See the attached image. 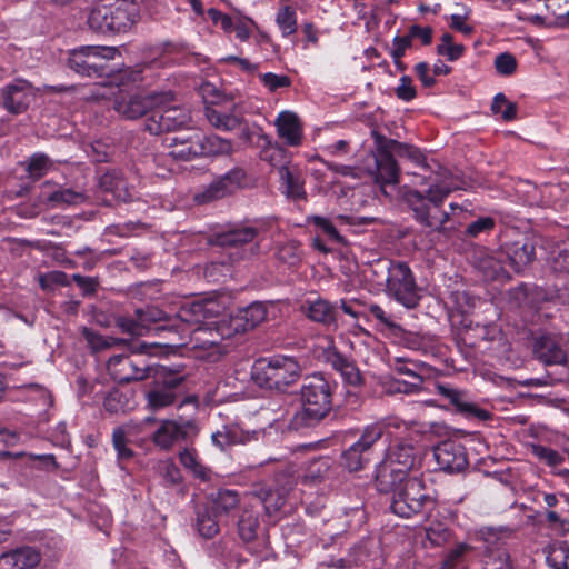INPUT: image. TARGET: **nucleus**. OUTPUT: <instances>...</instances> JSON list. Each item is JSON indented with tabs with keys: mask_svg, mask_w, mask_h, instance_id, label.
<instances>
[{
	"mask_svg": "<svg viewBox=\"0 0 569 569\" xmlns=\"http://www.w3.org/2000/svg\"><path fill=\"white\" fill-rule=\"evenodd\" d=\"M387 293L408 309L418 306L419 289L410 268L403 262H391L388 268Z\"/></svg>",
	"mask_w": 569,
	"mask_h": 569,
	"instance_id": "9",
	"label": "nucleus"
},
{
	"mask_svg": "<svg viewBox=\"0 0 569 569\" xmlns=\"http://www.w3.org/2000/svg\"><path fill=\"white\" fill-rule=\"evenodd\" d=\"M426 537L433 546H440L448 541L450 531L442 522H432L426 527Z\"/></svg>",
	"mask_w": 569,
	"mask_h": 569,
	"instance_id": "47",
	"label": "nucleus"
},
{
	"mask_svg": "<svg viewBox=\"0 0 569 569\" xmlns=\"http://www.w3.org/2000/svg\"><path fill=\"white\" fill-rule=\"evenodd\" d=\"M309 222H312L316 227L320 228L330 239L341 242L342 238L337 231L336 227L332 224V222L323 217L313 216L308 218Z\"/></svg>",
	"mask_w": 569,
	"mask_h": 569,
	"instance_id": "57",
	"label": "nucleus"
},
{
	"mask_svg": "<svg viewBox=\"0 0 569 569\" xmlns=\"http://www.w3.org/2000/svg\"><path fill=\"white\" fill-rule=\"evenodd\" d=\"M211 441L220 450H224L226 448L232 446L229 426H224L222 429L213 432L211 435Z\"/></svg>",
	"mask_w": 569,
	"mask_h": 569,
	"instance_id": "64",
	"label": "nucleus"
},
{
	"mask_svg": "<svg viewBox=\"0 0 569 569\" xmlns=\"http://www.w3.org/2000/svg\"><path fill=\"white\" fill-rule=\"evenodd\" d=\"M86 51L90 59L92 76H101L104 73L107 63L110 60H113L118 54V49L116 47L86 46Z\"/></svg>",
	"mask_w": 569,
	"mask_h": 569,
	"instance_id": "29",
	"label": "nucleus"
},
{
	"mask_svg": "<svg viewBox=\"0 0 569 569\" xmlns=\"http://www.w3.org/2000/svg\"><path fill=\"white\" fill-rule=\"evenodd\" d=\"M259 529L258 513L243 509L238 521V533L243 541H252Z\"/></svg>",
	"mask_w": 569,
	"mask_h": 569,
	"instance_id": "36",
	"label": "nucleus"
},
{
	"mask_svg": "<svg viewBox=\"0 0 569 569\" xmlns=\"http://www.w3.org/2000/svg\"><path fill=\"white\" fill-rule=\"evenodd\" d=\"M546 562L551 569H568L569 547L565 541L550 543L546 549Z\"/></svg>",
	"mask_w": 569,
	"mask_h": 569,
	"instance_id": "34",
	"label": "nucleus"
},
{
	"mask_svg": "<svg viewBox=\"0 0 569 569\" xmlns=\"http://www.w3.org/2000/svg\"><path fill=\"white\" fill-rule=\"evenodd\" d=\"M278 136L291 147L301 144L302 141V126L298 116L289 110L281 111L276 120Z\"/></svg>",
	"mask_w": 569,
	"mask_h": 569,
	"instance_id": "19",
	"label": "nucleus"
},
{
	"mask_svg": "<svg viewBox=\"0 0 569 569\" xmlns=\"http://www.w3.org/2000/svg\"><path fill=\"white\" fill-rule=\"evenodd\" d=\"M532 453L548 466L556 467L562 463V457L553 449L545 446H532Z\"/></svg>",
	"mask_w": 569,
	"mask_h": 569,
	"instance_id": "53",
	"label": "nucleus"
},
{
	"mask_svg": "<svg viewBox=\"0 0 569 569\" xmlns=\"http://www.w3.org/2000/svg\"><path fill=\"white\" fill-rule=\"evenodd\" d=\"M388 492L392 493V512L402 518H411L433 505L429 490L417 477H406L405 480L395 483Z\"/></svg>",
	"mask_w": 569,
	"mask_h": 569,
	"instance_id": "8",
	"label": "nucleus"
},
{
	"mask_svg": "<svg viewBox=\"0 0 569 569\" xmlns=\"http://www.w3.org/2000/svg\"><path fill=\"white\" fill-rule=\"evenodd\" d=\"M419 435L409 433L408 438L397 439L391 445L386 459L378 466L376 486L379 491H389L419 462L420 450L416 448Z\"/></svg>",
	"mask_w": 569,
	"mask_h": 569,
	"instance_id": "3",
	"label": "nucleus"
},
{
	"mask_svg": "<svg viewBox=\"0 0 569 569\" xmlns=\"http://www.w3.org/2000/svg\"><path fill=\"white\" fill-rule=\"evenodd\" d=\"M68 64L74 72L81 76H92L86 46L77 48L69 53Z\"/></svg>",
	"mask_w": 569,
	"mask_h": 569,
	"instance_id": "38",
	"label": "nucleus"
},
{
	"mask_svg": "<svg viewBox=\"0 0 569 569\" xmlns=\"http://www.w3.org/2000/svg\"><path fill=\"white\" fill-rule=\"evenodd\" d=\"M242 107L234 104L230 110H221L217 108H207L206 117L211 126L218 130L232 131L242 123Z\"/></svg>",
	"mask_w": 569,
	"mask_h": 569,
	"instance_id": "21",
	"label": "nucleus"
},
{
	"mask_svg": "<svg viewBox=\"0 0 569 569\" xmlns=\"http://www.w3.org/2000/svg\"><path fill=\"white\" fill-rule=\"evenodd\" d=\"M335 366L341 372L342 377L348 383L357 386L361 382L360 372L355 367V365L348 362L345 359H338L335 362Z\"/></svg>",
	"mask_w": 569,
	"mask_h": 569,
	"instance_id": "54",
	"label": "nucleus"
},
{
	"mask_svg": "<svg viewBox=\"0 0 569 569\" xmlns=\"http://www.w3.org/2000/svg\"><path fill=\"white\" fill-rule=\"evenodd\" d=\"M244 171L241 169H233L214 180L206 190L194 196L198 203H206L217 199H221L240 188L244 180Z\"/></svg>",
	"mask_w": 569,
	"mask_h": 569,
	"instance_id": "15",
	"label": "nucleus"
},
{
	"mask_svg": "<svg viewBox=\"0 0 569 569\" xmlns=\"http://www.w3.org/2000/svg\"><path fill=\"white\" fill-rule=\"evenodd\" d=\"M276 22L283 37L293 34L297 31V13L291 7L281 8L276 17Z\"/></svg>",
	"mask_w": 569,
	"mask_h": 569,
	"instance_id": "40",
	"label": "nucleus"
},
{
	"mask_svg": "<svg viewBox=\"0 0 569 569\" xmlns=\"http://www.w3.org/2000/svg\"><path fill=\"white\" fill-rule=\"evenodd\" d=\"M84 337H86L87 342L93 350L109 348L116 341L111 338L102 337L99 333H97L94 331L87 330V329L84 330Z\"/></svg>",
	"mask_w": 569,
	"mask_h": 569,
	"instance_id": "59",
	"label": "nucleus"
},
{
	"mask_svg": "<svg viewBox=\"0 0 569 569\" xmlns=\"http://www.w3.org/2000/svg\"><path fill=\"white\" fill-rule=\"evenodd\" d=\"M370 315L377 319L382 326L388 329L395 330L398 328L397 323L388 316L385 310L378 305H371L369 308Z\"/></svg>",
	"mask_w": 569,
	"mask_h": 569,
	"instance_id": "62",
	"label": "nucleus"
},
{
	"mask_svg": "<svg viewBox=\"0 0 569 569\" xmlns=\"http://www.w3.org/2000/svg\"><path fill=\"white\" fill-rule=\"evenodd\" d=\"M395 92L397 98L407 102L413 100L417 96L412 79L409 76H402L400 78L399 84L395 89Z\"/></svg>",
	"mask_w": 569,
	"mask_h": 569,
	"instance_id": "56",
	"label": "nucleus"
},
{
	"mask_svg": "<svg viewBox=\"0 0 569 569\" xmlns=\"http://www.w3.org/2000/svg\"><path fill=\"white\" fill-rule=\"evenodd\" d=\"M433 457L439 469L448 473L460 472L468 465L465 447L453 440L442 441L436 446Z\"/></svg>",
	"mask_w": 569,
	"mask_h": 569,
	"instance_id": "14",
	"label": "nucleus"
},
{
	"mask_svg": "<svg viewBox=\"0 0 569 569\" xmlns=\"http://www.w3.org/2000/svg\"><path fill=\"white\" fill-rule=\"evenodd\" d=\"M412 37L410 32L403 37H395L392 41V48L390 54L392 59L402 58L406 50L411 46Z\"/></svg>",
	"mask_w": 569,
	"mask_h": 569,
	"instance_id": "60",
	"label": "nucleus"
},
{
	"mask_svg": "<svg viewBox=\"0 0 569 569\" xmlns=\"http://www.w3.org/2000/svg\"><path fill=\"white\" fill-rule=\"evenodd\" d=\"M495 227V220L490 217H482L470 223L467 228V233L477 237L482 232H488Z\"/></svg>",
	"mask_w": 569,
	"mask_h": 569,
	"instance_id": "58",
	"label": "nucleus"
},
{
	"mask_svg": "<svg viewBox=\"0 0 569 569\" xmlns=\"http://www.w3.org/2000/svg\"><path fill=\"white\" fill-rule=\"evenodd\" d=\"M198 433V427L193 420H163L153 433L154 443L162 449H170L174 443Z\"/></svg>",
	"mask_w": 569,
	"mask_h": 569,
	"instance_id": "12",
	"label": "nucleus"
},
{
	"mask_svg": "<svg viewBox=\"0 0 569 569\" xmlns=\"http://www.w3.org/2000/svg\"><path fill=\"white\" fill-rule=\"evenodd\" d=\"M47 199L56 207L63 204L71 206L84 202L86 196L71 189H61L49 194Z\"/></svg>",
	"mask_w": 569,
	"mask_h": 569,
	"instance_id": "41",
	"label": "nucleus"
},
{
	"mask_svg": "<svg viewBox=\"0 0 569 569\" xmlns=\"http://www.w3.org/2000/svg\"><path fill=\"white\" fill-rule=\"evenodd\" d=\"M483 547L482 569H512L508 552L502 547L501 539L493 529L481 532Z\"/></svg>",
	"mask_w": 569,
	"mask_h": 569,
	"instance_id": "13",
	"label": "nucleus"
},
{
	"mask_svg": "<svg viewBox=\"0 0 569 569\" xmlns=\"http://www.w3.org/2000/svg\"><path fill=\"white\" fill-rule=\"evenodd\" d=\"M179 321L176 316L171 317L166 311L158 307L150 306L144 309H137L134 317H119L117 319V326L122 332L131 336H144L152 325L158 322Z\"/></svg>",
	"mask_w": 569,
	"mask_h": 569,
	"instance_id": "11",
	"label": "nucleus"
},
{
	"mask_svg": "<svg viewBox=\"0 0 569 569\" xmlns=\"http://www.w3.org/2000/svg\"><path fill=\"white\" fill-rule=\"evenodd\" d=\"M382 435L383 427L381 426V423H372L365 428L360 439L355 443L362 450L369 452L373 443H376L381 438Z\"/></svg>",
	"mask_w": 569,
	"mask_h": 569,
	"instance_id": "44",
	"label": "nucleus"
},
{
	"mask_svg": "<svg viewBox=\"0 0 569 569\" xmlns=\"http://www.w3.org/2000/svg\"><path fill=\"white\" fill-rule=\"evenodd\" d=\"M139 10L133 1L101 0L90 11L89 27L101 33L126 32L138 20Z\"/></svg>",
	"mask_w": 569,
	"mask_h": 569,
	"instance_id": "5",
	"label": "nucleus"
},
{
	"mask_svg": "<svg viewBox=\"0 0 569 569\" xmlns=\"http://www.w3.org/2000/svg\"><path fill=\"white\" fill-rule=\"evenodd\" d=\"M176 400L174 391L159 387L148 393L149 406L153 409H161L172 405Z\"/></svg>",
	"mask_w": 569,
	"mask_h": 569,
	"instance_id": "43",
	"label": "nucleus"
},
{
	"mask_svg": "<svg viewBox=\"0 0 569 569\" xmlns=\"http://www.w3.org/2000/svg\"><path fill=\"white\" fill-rule=\"evenodd\" d=\"M305 315L312 321L320 322L326 326L336 323V308L327 300L315 299L307 300L302 305Z\"/></svg>",
	"mask_w": 569,
	"mask_h": 569,
	"instance_id": "26",
	"label": "nucleus"
},
{
	"mask_svg": "<svg viewBox=\"0 0 569 569\" xmlns=\"http://www.w3.org/2000/svg\"><path fill=\"white\" fill-rule=\"evenodd\" d=\"M369 461V452L356 443L350 446L342 455V463L349 471H359Z\"/></svg>",
	"mask_w": 569,
	"mask_h": 569,
	"instance_id": "37",
	"label": "nucleus"
},
{
	"mask_svg": "<svg viewBox=\"0 0 569 569\" xmlns=\"http://www.w3.org/2000/svg\"><path fill=\"white\" fill-rule=\"evenodd\" d=\"M380 423L383 427V432L389 437L395 438V441L402 438L400 435L403 431L409 430V425L398 417H388Z\"/></svg>",
	"mask_w": 569,
	"mask_h": 569,
	"instance_id": "51",
	"label": "nucleus"
},
{
	"mask_svg": "<svg viewBox=\"0 0 569 569\" xmlns=\"http://www.w3.org/2000/svg\"><path fill=\"white\" fill-rule=\"evenodd\" d=\"M238 319V313H230L220 317L217 321H213V327L216 328V336H219L220 339L231 338L234 335L244 332L243 329L236 327V320Z\"/></svg>",
	"mask_w": 569,
	"mask_h": 569,
	"instance_id": "39",
	"label": "nucleus"
},
{
	"mask_svg": "<svg viewBox=\"0 0 569 569\" xmlns=\"http://www.w3.org/2000/svg\"><path fill=\"white\" fill-rule=\"evenodd\" d=\"M452 188L446 184H432L427 196L416 190L406 193L405 199L415 212L416 219L431 230L440 231L449 219V214L440 210V206Z\"/></svg>",
	"mask_w": 569,
	"mask_h": 569,
	"instance_id": "7",
	"label": "nucleus"
},
{
	"mask_svg": "<svg viewBox=\"0 0 569 569\" xmlns=\"http://www.w3.org/2000/svg\"><path fill=\"white\" fill-rule=\"evenodd\" d=\"M198 139L202 149L201 156L230 154L233 151L231 141L219 136H206L198 131Z\"/></svg>",
	"mask_w": 569,
	"mask_h": 569,
	"instance_id": "32",
	"label": "nucleus"
},
{
	"mask_svg": "<svg viewBox=\"0 0 569 569\" xmlns=\"http://www.w3.org/2000/svg\"><path fill=\"white\" fill-rule=\"evenodd\" d=\"M260 81L270 92H276L278 89L288 88L291 86V80L288 76L277 74L272 72L259 74Z\"/></svg>",
	"mask_w": 569,
	"mask_h": 569,
	"instance_id": "48",
	"label": "nucleus"
},
{
	"mask_svg": "<svg viewBox=\"0 0 569 569\" xmlns=\"http://www.w3.org/2000/svg\"><path fill=\"white\" fill-rule=\"evenodd\" d=\"M231 443L233 445H246L251 441H257L260 437L258 430H246L239 425L229 426Z\"/></svg>",
	"mask_w": 569,
	"mask_h": 569,
	"instance_id": "49",
	"label": "nucleus"
},
{
	"mask_svg": "<svg viewBox=\"0 0 569 569\" xmlns=\"http://www.w3.org/2000/svg\"><path fill=\"white\" fill-rule=\"evenodd\" d=\"M170 101L153 106L151 114L146 121V130L152 134H160L164 131H174L187 128L191 123L190 112L180 106H170Z\"/></svg>",
	"mask_w": 569,
	"mask_h": 569,
	"instance_id": "10",
	"label": "nucleus"
},
{
	"mask_svg": "<svg viewBox=\"0 0 569 569\" xmlns=\"http://www.w3.org/2000/svg\"><path fill=\"white\" fill-rule=\"evenodd\" d=\"M112 443L120 459L127 460L132 457L133 452L130 448L127 447L128 440L126 430L123 428H117L113 431Z\"/></svg>",
	"mask_w": 569,
	"mask_h": 569,
	"instance_id": "52",
	"label": "nucleus"
},
{
	"mask_svg": "<svg viewBox=\"0 0 569 569\" xmlns=\"http://www.w3.org/2000/svg\"><path fill=\"white\" fill-rule=\"evenodd\" d=\"M375 181L382 188L387 184H397L399 169L391 154L382 153L376 159Z\"/></svg>",
	"mask_w": 569,
	"mask_h": 569,
	"instance_id": "28",
	"label": "nucleus"
},
{
	"mask_svg": "<svg viewBox=\"0 0 569 569\" xmlns=\"http://www.w3.org/2000/svg\"><path fill=\"white\" fill-rule=\"evenodd\" d=\"M281 192L291 200L305 199V181L297 167L282 166L278 169Z\"/></svg>",
	"mask_w": 569,
	"mask_h": 569,
	"instance_id": "20",
	"label": "nucleus"
},
{
	"mask_svg": "<svg viewBox=\"0 0 569 569\" xmlns=\"http://www.w3.org/2000/svg\"><path fill=\"white\" fill-rule=\"evenodd\" d=\"M462 44H456L452 42V36L443 33L441 42L437 47V52L441 56H446L449 60H457L463 52Z\"/></svg>",
	"mask_w": 569,
	"mask_h": 569,
	"instance_id": "45",
	"label": "nucleus"
},
{
	"mask_svg": "<svg viewBox=\"0 0 569 569\" xmlns=\"http://www.w3.org/2000/svg\"><path fill=\"white\" fill-rule=\"evenodd\" d=\"M476 548L467 542H457L452 546L445 556L443 569H456L462 566L475 557Z\"/></svg>",
	"mask_w": 569,
	"mask_h": 569,
	"instance_id": "31",
	"label": "nucleus"
},
{
	"mask_svg": "<svg viewBox=\"0 0 569 569\" xmlns=\"http://www.w3.org/2000/svg\"><path fill=\"white\" fill-rule=\"evenodd\" d=\"M263 222H256L253 226H242L221 234L216 238L219 246H239L252 241L262 230Z\"/></svg>",
	"mask_w": 569,
	"mask_h": 569,
	"instance_id": "24",
	"label": "nucleus"
},
{
	"mask_svg": "<svg viewBox=\"0 0 569 569\" xmlns=\"http://www.w3.org/2000/svg\"><path fill=\"white\" fill-rule=\"evenodd\" d=\"M506 256L509 263L519 272L527 267L535 258V246L530 241H516L505 246Z\"/></svg>",
	"mask_w": 569,
	"mask_h": 569,
	"instance_id": "25",
	"label": "nucleus"
},
{
	"mask_svg": "<svg viewBox=\"0 0 569 569\" xmlns=\"http://www.w3.org/2000/svg\"><path fill=\"white\" fill-rule=\"evenodd\" d=\"M220 312V306L213 300H201L183 303L176 312L179 323H172L180 332L181 345L190 348L207 349L217 346L221 340L216 336L213 317Z\"/></svg>",
	"mask_w": 569,
	"mask_h": 569,
	"instance_id": "1",
	"label": "nucleus"
},
{
	"mask_svg": "<svg viewBox=\"0 0 569 569\" xmlns=\"http://www.w3.org/2000/svg\"><path fill=\"white\" fill-rule=\"evenodd\" d=\"M33 97L32 87L24 80H17L7 86L2 96V104L9 112L17 114L27 110Z\"/></svg>",
	"mask_w": 569,
	"mask_h": 569,
	"instance_id": "18",
	"label": "nucleus"
},
{
	"mask_svg": "<svg viewBox=\"0 0 569 569\" xmlns=\"http://www.w3.org/2000/svg\"><path fill=\"white\" fill-rule=\"evenodd\" d=\"M172 98L171 92H157L151 94H142L137 91H127L121 89L118 84H98L90 99L104 100L113 99V109L116 112L129 120L138 119L144 116L148 111L151 112L153 106H160L170 101Z\"/></svg>",
	"mask_w": 569,
	"mask_h": 569,
	"instance_id": "4",
	"label": "nucleus"
},
{
	"mask_svg": "<svg viewBox=\"0 0 569 569\" xmlns=\"http://www.w3.org/2000/svg\"><path fill=\"white\" fill-rule=\"evenodd\" d=\"M236 327L246 331L253 329L267 318V310L262 303L254 302L237 311Z\"/></svg>",
	"mask_w": 569,
	"mask_h": 569,
	"instance_id": "30",
	"label": "nucleus"
},
{
	"mask_svg": "<svg viewBox=\"0 0 569 569\" xmlns=\"http://www.w3.org/2000/svg\"><path fill=\"white\" fill-rule=\"evenodd\" d=\"M552 259L555 270L569 272V242L559 248Z\"/></svg>",
	"mask_w": 569,
	"mask_h": 569,
	"instance_id": "61",
	"label": "nucleus"
},
{
	"mask_svg": "<svg viewBox=\"0 0 569 569\" xmlns=\"http://www.w3.org/2000/svg\"><path fill=\"white\" fill-rule=\"evenodd\" d=\"M302 368L290 356L274 355L257 360L252 369L254 381L267 389L284 391L301 376Z\"/></svg>",
	"mask_w": 569,
	"mask_h": 569,
	"instance_id": "6",
	"label": "nucleus"
},
{
	"mask_svg": "<svg viewBox=\"0 0 569 569\" xmlns=\"http://www.w3.org/2000/svg\"><path fill=\"white\" fill-rule=\"evenodd\" d=\"M169 156L176 160L189 161L201 156L198 131H187L166 139Z\"/></svg>",
	"mask_w": 569,
	"mask_h": 569,
	"instance_id": "17",
	"label": "nucleus"
},
{
	"mask_svg": "<svg viewBox=\"0 0 569 569\" xmlns=\"http://www.w3.org/2000/svg\"><path fill=\"white\" fill-rule=\"evenodd\" d=\"M41 560L40 553L30 547L2 553V569H32Z\"/></svg>",
	"mask_w": 569,
	"mask_h": 569,
	"instance_id": "23",
	"label": "nucleus"
},
{
	"mask_svg": "<svg viewBox=\"0 0 569 569\" xmlns=\"http://www.w3.org/2000/svg\"><path fill=\"white\" fill-rule=\"evenodd\" d=\"M180 463L188 470H190L194 477L209 481L211 479V471L206 466H203L197 452L193 449L184 448L179 453Z\"/></svg>",
	"mask_w": 569,
	"mask_h": 569,
	"instance_id": "33",
	"label": "nucleus"
},
{
	"mask_svg": "<svg viewBox=\"0 0 569 569\" xmlns=\"http://www.w3.org/2000/svg\"><path fill=\"white\" fill-rule=\"evenodd\" d=\"M51 166L52 163L46 154L36 153L30 158L28 172L31 178L39 179L48 172Z\"/></svg>",
	"mask_w": 569,
	"mask_h": 569,
	"instance_id": "46",
	"label": "nucleus"
},
{
	"mask_svg": "<svg viewBox=\"0 0 569 569\" xmlns=\"http://www.w3.org/2000/svg\"><path fill=\"white\" fill-rule=\"evenodd\" d=\"M538 358L547 365H561L566 362V353L550 337H540L535 347Z\"/></svg>",
	"mask_w": 569,
	"mask_h": 569,
	"instance_id": "27",
	"label": "nucleus"
},
{
	"mask_svg": "<svg viewBox=\"0 0 569 569\" xmlns=\"http://www.w3.org/2000/svg\"><path fill=\"white\" fill-rule=\"evenodd\" d=\"M148 370L147 366H141L128 356H113L108 361V371L119 383L142 380L148 377Z\"/></svg>",
	"mask_w": 569,
	"mask_h": 569,
	"instance_id": "16",
	"label": "nucleus"
},
{
	"mask_svg": "<svg viewBox=\"0 0 569 569\" xmlns=\"http://www.w3.org/2000/svg\"><path fill=\"white\" fill-rule=\"evenodd\" d=\"M437 389L443 398L456 407L457 411L469 417L487 418L488 413L471 402L466 393L443 385H439Z\"/></svg>",
	"mask_w": 569,
	"mask_h": 569,
	"instance_id": "22",
	"label": "nucleus"
},
{
	"mask_svg": "<svg viewBox=\"0 0 569 569\" xmlns=\"http://www.w3.org/2000/svg\"><path fill=\"white\" fill-rule=\"evenodd\" d=\"M284 503V499L278 492H268L263 498V506L267 513L272 515L273 512L280 510Z\"/></svg>",
	"mask_w": 569,
	"mask_h": 569,
	"instance_id": "63",
	"label": "nucleus"
},
{
	"mask_svg": "<svg viewBox=\"0 0 569 569\" xmlns=\"http://www.w3.org/2000/svg\"><path fill=\"white\" fill-rule=\"evenodd\" d=\"M198 530L204 538H212L219 531L218 521L209 513L199 515Z\"/></svg>",
	"mask_w": 569,
	"mask_h": 569,
	"instance_id": "55",
	"label": "nucleus"
},
{
	"mask_svg": "<svg viewBox=\"0 0 569 569\" xmlns=\"http://www.w3.org/2000/svg\"><path fill=\"white\" fill-rule=\"evenodd\" d=\"M239 496L233 490H219L216 495L211 496V506L216 515L228 513L230 510L239 505Z\"/></svg>",
	"mask_w": 569,
	"mask_h": 569,
	"instance_id": "35",
	"label": "nucleus"
},
{
	"mask_svg": "<svg viewBox=\"0 0 569 569\" xmlns=\"http://www.w3.org/2000/svg\"><path fill=\"white\" fill-rule=\"evenodd\" d=\"M495 68L500 76H511L517 70V60L513 54L503 52L495 58Z\"/></svg>",
	"mask_w": 569,
	"mask_h": 569,
	"instance_id": "50",
	"label": "nucleus"
},
{
	"mask_svg": "<svg viewBox=\"0 0 569 569\" xmlns=\"http://www.w3.org/2000/svg\"><path fill=\"white\" fill-rule=\"evenodd\" d=\"M491 110L493 113L500 114L505 121H511L517 116V104L509 101L503 93L495 96Z\"/></svg>",
	"mask_w": 569,
	"mask_h": 569,
	"instance_id": "42",
	"label": "nucleus"
},
{
	"mask_svg": "<svg viewBox=\"0 0 569 569\" xmlns=\"http://www.w3.org/2000/svg\"><path fill=\"white\" fill-rule=\"evenodd\" d=\"M331 386L320 373L303 379L299 392L300 407L295 410L290 425L298 430L319 422L331 408Z\"/></svg>",
	"mask_w": 569,
	"mask_h": 569,
	"instance_id": "2",
	"label": "nucleus"
}]
</instances>
